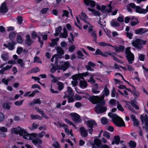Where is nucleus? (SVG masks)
Returning a JSON list of instances; mask_svg holds the SVG:
<instances>
[{
    "label": "nucleus",
    "instance_id": "f257e3e1",
    "mask_svg": "<svg viewBox=\"0 0 148 148\" xmlns=\"http://www.w3.org/2000/svg\"><path fill=\"white\" fill-rule=\"evenodd\" d=\"M109 91L106 87H105L102 92V95L100 97L98 96H92L89 98L90 101L93 104L98 103L95 109V111L97 114L103 113L107 110L105 107H103L102 105H104L105 102L103 99L105 96H108L109 95Z\"/></svg>",
    "mask_w": 148,
    "mask_h": 148
},
{
    "label": "nucleus",
    "instance_id": "f03ea898",
    "mask_svg": "<svg viewBox=\"0 0 148 148\" xmlns=\"http://www.w3.org/2000/svg\"><path fill=\"white\" fill-rule=\"evenodd\" d=\"M11 132L12 133L18 134L25 139L32 140V143L35 145H36L38 143H40L42 142L40 139H36L37 134L35 133H28L25 129L20 127H18L12 129Z\"/></svg>",
    "mask_w": 148,
    "mask_h": 148
},
{
    "label": "nucleus",
    "instance_id": "7ed1b4c3",
    "mask_svg": "<svg viewBox=\"0 0 148 148\" xmlns=\"http://www.w3.org/2000/svg\"><path fill=\"white\" fill-rule=\"evenodd\" d=\"M109 117L112 119V120L114 124L118 127L125 126V123L122 119L116 114H114L112 112L108 114Z\"/></svg>",
    "mask_w": 148,
    "mask_h": 148
},
{
    "label": "nucleus",
    "instance_id": "20e7f679",
    "mask_svg": "<svg viewBox=\"0 0 148 148\" xmlns=\"http://www.w3.org/2000/svg\"><path fill=\"white\" fill-rule=\"evenodd\" d=\"M130 48L128 47L125 49V53L126 57L129 64H132L134 60V56L130 51Z\"/></svg>",
    "mask_w": 148,
    "mask_h": 148
},
{
    "label": "nucleus",
    "instance_id": "39448f33",
    "mask_svg": "<svg viewBox=\"0 0 148 148\" xmlns=\"http://www.w3.org/2000/svg\"><path fill=\"white\" fill-rule=\"evenodd\" d=\"M59 125L61 127H63L65 133L68 135H70L72 137H73V135L72 133V130H70L67 128V126L61 122H60L58 123ZM71 139L73 140L75 142V138L73 137L71 138Z\"/></svg>",
    "mask_w": 148,
    "mask_h": 148
},
{
    "label": "nucleus",
    "instance_id": "423d86ee",
    "mask_svg": "<svg viewBox=\"0 0 148 148\" xmlns=\"http://www.w3.org/2000/svg\"><path fill=\"white\" fill-rule=\"evenodd\" d=\"M129 5L131 8H135V11L137 13L142 14H145L147 13V11L145 9L141 8L138 6H136L135 4L134 3H130Z\"/></svg>",
    "mask_w": 148,
    "mask_h": 148
},
{
    "label": "nucleus",
    "instance_id": "0eeeda50",
    "mask_svg": "<svg viewBox=\"0 0 148 148\" xmlns=\"http://www.w3.org/2000/svg\"><path fill=\"white\" fill-rule=\"evenodd\" d=\"M121 90H118V91L121 95H123L124 94L122 92H123L124 93V95L126 97L127 96V92H131V90L127 88L124 85H120L117 86Z\"/></svg>",
    "mask_w": 148,
    "mask_h": 148
},
{
    "label": "nucleus",
    "instance_id": "6e6552de",
    "mask_svg": "<svg viewBox=\"0 0 148 148\" xmlns=\"http://www.w3.org/2000/svg\"><path fill=\"white\" fill-rule=\"evenodd\" d=\"M70 66V64L67 61L65 62H61L58 69L62 70L64 71H66Z\"/></svg>",
    "mask_w": 148,
    "mask_h": 148
},
{
    "label": "nucleus",
    "instance_id": "1a4fd4ad",
    "mask_svg": "<svg viewBox=\"0 0 148 148\" xmlns=\"http://www.w3.org/2000/svg\"><path fill=\"white\" fill-rule=\"evenodd\" d=\"M85 123H86L87 126L90 128V129L88 130V132L89 134H91L93 131L92 128L93 125L96 124L95 121L93 120H88L87 121L85 120Z\"/></svg>",
    "mask_w": 148,
    "mask_h": 148
},
{
    "label": "nucleus",
    "instance_id": "9d476101",
    "mask_svg": "<svg viewBox=\"0 0 148 148\" xmlns=\"http://www.w3.org/2000/svg\"><path fill=\"white\" fill-rule=\"evenodd\" d=\"M70 115L72 117L73 120L75 123L80 122L81 119L80 116L77 114L75 113H71L70 114Z\"/></svg>",
    "mask_w": 148,
    "mask_h": 148
},
{
    "label": "nucleus",
    "instance_id": "9b49d317",
    "mask_svg": "<svg viewBox=\"0 0 148 148\" xmlns=\"http://www.w3.org/2000/svg\"><path fill=\"white\" fill-rule=\"evenodd\" d=\"M127 106L128 109L132 111H133V107L137 110L139 108V107L135 104L134 101H131L130 102H128L127 103Z\"/></svg>",
    "mask_w": 148,
    "mask_h": 148
},
{
    "label": "nucleus",
    "instance_id": "f8f14e48",
    "mask_svg": "<svg viewBox=\"0 0 148 148\" xmlns=\"http://www.w3.org/2000/svg\"><path fill=\"white\" fill-rule=\"evenodd\" d=\"M132 44L133 46L137 48L140 49L142 47V46L140 43V39H139L134 40Z\"/></svg>",
    "mask_w": 148,
    "mask_h": 148
},
{
    "label": "nucleus",
    "instance_id": "ddd939ff",
    "mask_svg": "<svg viewBox=\"0 0 148 148\" xmlns=\"http://www.w3.org/2000/svg\"><path fill=\"white\" fill-rule=\"evenodd\" d=\"M8 10V9L6 4L5 3H3L1 4L0 7V12L2 13H5Z\"/></svg>",
    "mask_w": 148,
    "mask_h": 148
},
{
    "label": "nucleus",
    "instance_id": "4468645a",
    "mask_svg": "<svg viewBox=\"0 0 148 148\" xmlns=\"http://www.w3.org/2000/svg\"><path fill=\"white\" fill-rule=\"evenodd\" d=\"M111 9L112 7L110 5H109L106 7L104 5L102 6L100 10L102 12L105 11L106 12L110 13L111 12Z\"/></svg>",
    "mask_w": 148,
    "mask_h": 148
},
{
    "label": "nucleus",
    "instance_id": "2eb2a0df",
    "mask_svg": "<svg viewBox=\"0 0 148 148\" xmlns=\"http://www.w3.org/2000/svg\"><path fill=\"white\" fill-rule=\"evenodd\" d=\"M84 1L86 5H90L92 8L95 7L96 5V2L92 0H84Z\"/></svg>",
    "mask_w": 148,
    "mask_h": 148
},
{
    "label": "nucleus",
    "instance_id": "dca6fc26",
    "mask_svg": "<svg viewBox=\"0 0 148 148\" xmlns=\"http://www.w3.org/2000/svg\"><path fill=\"white\" fill-rule=\"evenodd\" d=\"M120 138L119 136H115L114 137L113 140L112 142L111 145H114V144L118 145L119 143Z\"/></svg>",
    "mask_w": 148,
    "mask_h": 148
},
{
    "label": "nucleus",
    "instance_id": "f3484780",
    "mask_svg": "<svg viewBox=\"0 0 148 148\" xmlns=\"http://www.w3.org/2000/svg\"><path fill=\"white\" fill-rule=\"evenodd\" d=\"M79 131L82 137H85L87 136L88 134L84 127H80L79 129Z\"/></svg>",
    "mask_w": 148,
    "mask_h": 148
},
{
    "label": "nucleus",
    "instance_id": "a211bd4d",
    "mask_svg": "<svg viewBox=\"0 0 148 148\" xmlns=\"http://www.w3.org/2000/svg\"><path fill=\"white\" fill-rule=\"evenodd\" d=\"M115 51L117 52H120L123 51L124 50V47L123 46L120 45L119 46H111Z\"/></svg>",
    "mask_w": 148,
    "mask_h": 148
},
{
    "label": "nucleus",
    "instance_id": "6ab92c4d",
    "mask_svg": "<svg viewBox=\"0 0 148 148\" xmlns=\"http://www.w3.org/2000/svg\"><path fill=\"white\" fill-rule=\"evenodd\" d=\"M140 118L142 123H148V116L146 114L141 115Z\"/></svg>",
    "mask_w": 148,
    "mask_h": 148
},
{
    "label": "nucleus",
    "instance_id": "aec40b11",
    "mask_svg": "<svg viewBox=\"0 0 148 148\" xmlns=\"http://www.w3.org/2000/svg\"><path fill=\"white\" fill-rule=\"evenodd\" d=\"M145 28H140L136 29L135 30V33L136 34H142L147 31Z\"/></svg>",
    "mask_w": 148,
    "mask_h": 148
},
{
    "label": "nucleus",
    "instance_id": "412c9836",
    "mask_svg": "<svg viewBox=\"0 0 148 148\" xmlns=\"http://www.w3.org/2000/svg\"><path fill=\"white\" fill-rule=\"evenodd\" d=\"M57 54H56L58 55L57 56L59 58H61V56L63 55L64 53L63 50L61 48L59 47H58L56 49Z\"/></svg>",
    "mask_w": 148,
    "mask_h": 148
},
{
    "label": "nucleus",
    "instance_id": "4be33fe9",
    "mask_svg": "<svg viewBox=\"0 0 148 148\" xmlns=\"http://www.w3.org/2000/svg\"><path fill=\"white\" fill-rule=\"evenodd\" d=\"M65 96H71L73 95V93L72 90V88L70 87H68L67 90L65 92Z\"/></svg>",
    "mask_w": 148,
    "mask_h": 148
},
{
    "label": "nucleus",
    "instance_id": "5701e85b",
    "mask_svg": "<svg viewBox=\"0 0 148 148\" xmlns=\"http://www.w3.org/2000/svg\"><path fill=\"white\" fill-rule=\"evenodd\" d=\"M88 10L91 12L93 15L95 16H100L101 14L98 11L90 8H88Z\"/></svg>",
    "mask_w": 148,
    "mask_h": 148
},
{
    "label": "nucleus",
    "instance_id": "b1692460",
    "mask_svg": "<svg viewBox=\"0 0 148 148\" xmlns=\"http://www.w3.org/2000/svg\"><path fill=\"white\" fill-rule=\"evenodd\" d=\"M79 86L82 88H85L87 86V83L85 81H81L79 82Z\"/></svg>",
    "mask_w": 148,
    "mask_h": 148
},
{
    "label": "nucleus",
    "instance_id": "393cba45",
    "mask_svg": "<svg viewBox=\"0 0 148 148\" xmlns=\"http://www.w3.org/2000/svg\"><path fill=\"white\" fill-rule=\"evenodd\" d=\"M67 30L64 28L63 29V33L60 34V36L61 38H66L67 37Z\"/></svg>",
    "mask_w": 148,
    "mask_h": 148
},
{
    "label": "nucleus",
    "instance_id": "a878e982",
    "mask_svg": "<svg viewBox=\"0 0 148 148\" xmlns=\"http://www.w3.org/2000/svg\"><path fill=\"white\" fill-rule=\"evenodd\" d=\"M81 19L83 20L85 23H86V20L88 18V17L85 13L83 12H82L81 14V16L80 17Z\"/></svg>",
    "mask_w": 148,
    "mask_h": 148
},
{
    "label": "nucleus",
    "instance_id": "bb28decb",
    "mask_svg": "<svg viewBox=\"0 0 148 148\" xmlns=\"http://www.w3.org/2000/svg\"><path fill=\"white\" fill-rule=\"evenodd\" d=\"M17 63L19 64L22 68H23L25 65V62L22 59H19L17 60Z\"/></svg>",
    "mask_w": 148,
    "mask_h": 148
},
{
    "label": "nucleus",
    "instance_id": "cd10ccee",
    "mask_svg": "<svg viewBox=\"0 0 148 148\" xmlns=\"http://www.w3.org/2000/svg\"><path fill=\"white\" fill-rule=\"evenodd\" d=\"M36 109L37 111L43 117L47 119L48 118V117L44 113L43 111L37 108H36Z\"/></svg>",
    "mask_w": 148,
    "mask_h": 148
},
{
    "label": "nucleus",
    "instance_id": "c85d7f7f",
    "mask_svg": "<svg viewBox=\"0 0 148 148\" xmlns=\"http://www.w3.org/2000/svg\"><path fill=\"white\" fill-rule=\"evenodd\" d=\"M51 42L49 43V45L53 47L56 45L57 42L59 40V39L58 38H56L55 39H51Z\"/></svg>",
    "mask_w": 148,
    "mask_h": 148
},
{
    "label": "nucleus",
    "instance_id": "c756f323",
    "mask_svg": "<svg viewBox=\"0 0 148 148\" xmlns=\"http://www.w3.org/2000/svg\"><path fill=\"white\" fill-rule=\"evenodd\" d=\"M1 57L3 60L6 61L8 59V54L7 53H3L2 54Z\"/></svg>",
    "mask_w": 148,
    "mask_h": 148
},
{
    "label": "nucleus",
    "instance_id": "7c9ffc66",
    "mask_svg": "<svg viewBox=\"0 0 148 148\" xmlns=\"http://www.w3.org/2000/svg\"><path fill=\"white\" fill-rule=\"evenodd\" d=\"M132 20L133 21L130 23L131 25H132L134 26L138 23L137 20L134 17H132Z\"/></svg>",
    "mask_w": 148,
    "mask_h": 148
},
{
    "label": "nucleus",
    "instance_id": "2f4dec72",
    "mask_svg": "<svg viewBox=\"0 0 148 148\" xmlns=\"http://www.w3.org/2000/svg\"><path fill=\"white\" fill-rule=\"evenodd\" d=\"M85 96L84 95H75L74 97V98L77 101L81 100L82 98H85Z\"/></svg>",
    "mask_w": 148,
    "mask_h": 148
},
{
    "label": "nucleus",
    "instance_id": "473e14b6",
    "mask_svg": "<svg viewBox=\"0 0 148 148\" xmlns=\"http://www.w3.org/2000/svg\"><path fill=\"white\" fill-rule=\"evenodd\" d=\"M95 144L97 147H99L101 143V140L97 138H95L94 140Z\"/></svg>",
    "mask_w": 148,
    "mask_h": 148
},
{
    "label": "nucleus",
    "instance_id": "72a5a7b5",
    "mask_svg": "<svg viewBox=\"0 0 148 148\" xmlns=\"http://www.w3.org/2000/svg\"><path fill=\"white\" fill-rule=\"evenodd\" d=\"M111 24L112 26L114 27H118L119 25V23L116 20H112L111 22Z\"/></svg>",
    "mask_w": 148,
    "mask_h": 148
},
{
    "label": "nucleus",
    "instance_id": "f704fd0d",
    "mask_svg": "<svg viewBox=\"0 0 148 148\" xmlns=\"http://www.w3.org/2000/svg\"><path fill=\"white\" fill-rule=\"evenodd\" d=\"M129 145L131 148H134L136 146V143L135 142L131 140L129 143Z\"/></svg>",
    "mask_w": 148,
    "mask_h": 148
},
{
    "label": "nucleus",
    "instance_id": "c9c22d12",
    "mask_svg": "<svg viewBox=\"0 0 148 148\" xmlns=\"http://www.w3.org/2000/svg\"><path fill=\"white\" fill-rule=\"evenodd\" d=\"M26 41L27 44L29 45L32 42V40L30 39V36L29 35H27L26 36Z\"/></svg>",
    "mask_w": 148,
    "mask_h": 148
},
{
    "label": "nucleus",
    "instance_id": "e433bc0d",
    "mask_svg": "<svg viewBox=\"0 0 148 148\" xmlns=\"http://www.w3.org/2000/svg\"><path fill=\"white\" fill-rule=\"evenodd\" d=\"M58 85V89L60 90H62L64 88V85L63 83L60 82H58L57 83Z\"/></svg>",
    "mask_w": 148,
    "mask_h": 148
},
{
    "label": "nucleus",
    "instance_id": "4c0bfd02",
    "mask_svg": "<svg viewBox=\"0 0 148 148\" xmlns=\"http://www.w3.org/2000/svg\"><path fill=\"white\" fill-rule=\"evenodd\" d=\"M98 44L100 46L103 47L106 46H112L110 44L106 43L105 42H100L98 43Z\"/></svg>",
    "mask_w": 148,
    "mask_h": 148
},
{
    "label": "nucleus",
    "instance_id": "58836bf2",
    "mask_svg": "<svg viewBox=\"0 0 148 148\" xmlns=\"http://www.w3.org/2000/svg\"><path fill=\"white\" fill-rule=\"evenodd\" d=\"M62 29V27L60 26L58 27L56 29V33L55 34V36H56L59 34Z\"/></svg>",
    "mask_w": 148,
    "mask_h": 148
},
{
    "label": "nucleus",
    "instance_id": "ea45409f",
    "mask_svg": "<svg viewBox=\"0 0 148 148\" xmlns=\"http://www.w3.org/2000/svg\"><path fill=\"white\" fill-rule=\"evenodd\" d=\"M52 146L54 148H60V146L58 143L56 141L52 144Z\"/></svg>",
    "mask_w": 148,
    "mask_h": 148
},
{
    "label": "nucleus",
    "instance_id": "a19ab883",
    "mask_svg": "<svg viewBox=\"0 0 148 148\" xmlns=\"http://www.w3.org/2000/svg\"><path fill=\"white\" fill-rule=\"evenodd\" d=\"M72 78L73 80H75L77 81L79 79H81L80 78L79 73L73 75L72 76Z\"/></svg>",
    "mask_w": 148,
    "mask_h": 148
},
{
    "label": "nucleus",
    "instance_id": "79ce46f5",
    "mask_svg": "<svg viewBox=\"0 0 148 148\" xmlns=\"http://www.w3.org/2000/svg\"><path fill=\"white\" fill-rule=\"evenodd\" d=\"M24 101V100H21L19 101H16L14 102V104L16 106H20L22 105Z\"/></svg>",
    "mask_w": 148,
    "mask_h": 148
},
{
    "label": "nucleus",
    "instance_id": "37998d69",
    "mask_svg": "<svg viewBox=\"0 0 148 148\" xmlns=\"http://www.w3.org/2000/svg\"><path fill=\"white\" fill-rule=\"evenodd\" d=\"M38 127V126L36 123H34L32 125V127H29V129L31 130H33L35 129H36Z\"/></svg>",
    "mask_w": 148,
    "mask_h": 148
},
{
    "label": "nucleus",
    "instance_id": "c03bdc74",
    "mask_svg": "<svg viewBox=\"0 0 148 148\" xmlns=\"http://www.w3.org/2000/svg\"><path fill=\"white\" fill-rule=\"evenodd\" d=\"M16 34L14 32H12L10 33L9 38L11 40L13 39L15 37Z\"/></svg>",
    "mask_w": 148,
    "mask_h": 148
},
{
    "label": "nucleus",
    "instance_id": "a18cd8bd",
    "mask_svg": "<svg viewBox=\"0 0 148 148\" xmlns=\"http://www.w3.org/2000/svg\"><path fill=\"white\" fill-rule=\"evenodd\" d=\"M101 123L103 124H106L108 123V121L107 119L105 117H103L101 119Z\"/></svg>",
    "mask_w": 148,
    "mask_h": 148
},
{
    "label": "nucleus",
    "instance_id": "49530a36",
    "mask_svg": "<svg viewBox=\"0 0 148 148\" xmlns=\"http://www.w3.org/2000/svg\"><path fill=\"white\" fill-rule=\"evenodd\" d=\"M73 95H72L71 96H66V97H67L68 99V102L69 103L73 102L74 101V99L73 98Z\"/></svg>",
    "mask_w": 148,
    "mask_h": 148
},
{
    "label": "nucleus",
    "instance_id": "de8ad7c7",
    "mask_svg": "<svg viewBox=\"0 0 148 148\" xmlns=\"http://www.w3.org/2000/svg\"><path fill=\"white\" fill-rule=\"evenodd\" d=\"M64 121H65L68 124H69L70 125H72L75 128L76 127V126L75 125L71 122L70 121L69 119H64Z\"/></svg>",
    "mask_w": 148,
    "mask_h": 148
},
{
    "label": "nucleus",
    "instance_id": "09e8293b",
    "mask_svg": "<svg viewBox=\"0 0 148 148\" xmlns=\"http://www.w3.org/2000/svg\"><path fill=\"white\" fill-rule=\"evenodd\" d=\"M109 103L113 106H114L116 103V100L114 99H111L109 101Z\"/></svg>",
    "mask_w": 148,
    "mask_h": 148
},
{
    "label": "nucleus",
    "instance_id": "8fccbe9b",
    "mask_svg": "<svg viewBox=\"0 0 148 148\" xmlns=\"http://www.w3.org/2000/svg\"><path fill=\"white\" fill-rule=\"evenodd\" d=\"M88 74V72H86L85 73H79V75H80V78L81 79H83V77H85L87 76Z\"/></svg>",
    "mask_w": 148,
    "mask_h": 148
},
{
    "label": "nucleus",
    "instance_id": "3c124183",
    "mask_svg": "<svg viewBox=\"0 0 148 148\" xmlns=\"http://www.w3.org/2000/svg\"><path fill=\"white\" fill-rule=\"evenodd\" d=\"M34 62H37L41 63L42 62L38 57L37 56H35L34 58Z\"/></svg>",
    "mask_w": 148,
    "mask_h": 148
},
{
    "label": "nucleus",
    "instance_id": "603ef678",
    "mask_svg": "<svg viewBox=\"0 0 148 148\" xmlns=\"http://www.w3.org/2000/svg\"><path fill=\"white\" fill-rule=\"evenodd\" d=\"M95 75L94 74H92L91 75V77H90V79L88 81V82L90 83L91 84L94 83L95 82V81L94 79H92V77Z\"/></svg>",
    "mask_w": 148,
    "mask_h": 148
},
{
    "label": "nucleus",
    "instance_id": "864d4df0",
    "mask_svg": "<svg viewBox=\"0 0 148 148\" xmlns=\"http://www.w3.org/2000/svg\"><path fill=\"white\" fill-rule=\"evenodd\" d=\"M117 108L118 110L122 112L124 111V109L123 107L120 105L118 101L117 102Z\"/></svg>",
    "mask_w": 148,
    "mask_h": 148
},
{
    "label": "nucleus",
    "instance_id": "5fc2aeb1",
    "mask_svg": "<svg viewBox=\"0 0 148 148\" xmlns=\"http://www.w3.org/2000/svg\"><path fill=\"white\" fill-rule=\"evenodd\" d=\"M58 55H54L51 58V61L52 62H53V59L54 58H55V63H56L58 61V59L59 58L57 56Z\"/></svg>",
    "mask_w": 148,
    "mask_h": 148
},
{
    "label": "nucleus",
    "instance_id": "6e6d98bb",
    "mask_svg": "<svg viewBox=\"0 0 148 148\" xmlns=\"http://www.w3.org/2000/svg\"><path fill=\"white\" fill-rule=\"evenodd\" d=\"M3 107L4 109L9 110L10 108V106L9 104L8 103H5L3 105Z\"/></svg>",
    "mask_w": 148,
    "mask_h": 148
},
{
    "label": "nucleus",
    "instance_id": "4d7b16f0",
    "mask_svg": "<svg viewBox=\"0 0 148 148\" xmlns=\"http://www.w3.org/2000/svg\"><path fill=\"white\" fill-rule=\"evenodd\" d=\"M7 47L10 50H12L14 49V45L12 43H9L7 46Z\"/></svg>",
    "mask_w": 148,
    "mask_h": 148
},
{
    "label": "nucleus",
    "instance_id": "13d9d810",
    "mask_svg": "<svg viewBox=\"0 0 148 148\" xmlns=\"http://www.w3.org/2000/svg\"><path fill=\"white\" fill-rule=\"evenodd\" d=\"M103 136L106 137L108 139H109L110 137L109 133L107 132H105L103 133Z\"/></svg>",
    "mask_w": 148,
    "mask_h": 148
},
{
    "label": "nucleus",
    "instance_id": "bf43d9fd",
    "mask_svg": "<svg viewBox=\"0 0 148 148\" xmlns=\"http://www.w3.org/2000/svg\"><path fill=\"white\" fill-rule=\"evenodd\" d=\"M126 34L127 36L129 39H131L132 38L133 36L131 32H126Z\"/></svg>",
    "mask_w": 148,
    "mask_h": 148
},
{
    "label": "nucleus",
    "instance_id": "052dcab7",
    "mask_svg": "<svg viewBox=\"0 0 148 148\" xmlns=\"http://www.w3.org/2000/svg\"><path fill=\"white\" fill-rule=\"evenodd\" d=\"M91 34V36L95 39L96 38L97 35L96 34V31H92L90 33Z\"/></svg>",
    "mask_w": 148,
    "mask_h": 148
},
{
    "label": "nucleus",
    "instance_id": "680f3d73",
    "mask_svg": "<svg viewBox=\"0 0 148 148\" xmlns=\"http://www.w3.org/2000/svg\"><path fill=\"white\" fill-rule=\"evenodd\" d=\"M16 61L13 60H9L8 62V64L12 65L16 64Z\"/></svg>",
    "mask_w": 148,
    "mask_h": 148
},
{
    "label": "nucleus",
    "instance_id": "e2e57ef3",
    "mask_svg": "<svg viewBox=\"0 0 148 148\" xmlns=\"http://www.w3.org/2000/svg\"><path fill=\"white\" fill-rule=\"evenodd\" d=\"M8 130L7 128L3 127H0V131L2 132H5Z\"/></svg>",
    "mask_w": 148,
    "mask_h": 148
},
{
    "label": "nucleus",
    "instance_id": "0e129e2a",
    "mask_svg": "<svg viewBox=\"0 0 148 148\" xmlns=\"http://www.w3.org/2000/svg\"><path fill=\"white\" fill-rule=\"evenodd\" d=\"M17 41L19 43H21L22 42V39L20 35H18L17 37Z\"/></svg>",
    "mask_w": 148,
    "mask_h": 148
},
{
    "label": "nucleus",
    "instance_id": "69168bd1",
    "mask_svg": "<svg viewBox=\"0 0 148 148\" xmlns=\"http://www.w3.org/2000/svg\"><path fill=\"white\" fill-rule=\"evenodd\" d=\"M63 14H62V16H64L66 17H68V14H69V12L66 10H63L62 11Z\"/></svg>",
    "mask_w": 148,
    "mask_h": 148
},
{
    "label": "nucleus",
    "instance_id": "338daca9",
    "mask_svg": "<svg viewBox=\"0 0 148 148\" xmlns=\"http://www.w3.org/2000/svg\"><path fill=\"white\" fill-rule=\"evenodd\" d=\"M77 53L79 58L81 59L83 58V55L80 51H78L77 52Z\"/></svg>",
    "mask_w": 148,
    "mask_h": 148
},
{
    "label": "nucleus",
    "instance_id": "774afa93",
    "mask_svg": "<svg viewBox=\"0 0 148 148\" xmlns=\"http://www.w3.org/2000/svg\"><path fill=\"white\" fill-rule=\"evenodd\" d=\"M40 36L42 37V39L44 40H46L47 39V35H44L43 33H41L40 34Z\"/></svg>",
    "mask_w": 148,
    "mask_h": 148
}]
</instances>
